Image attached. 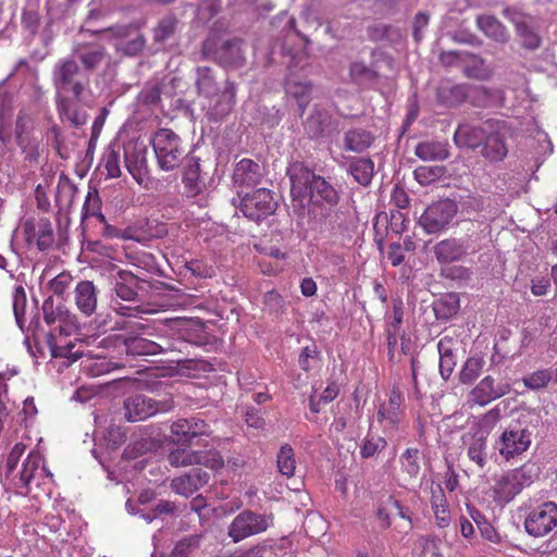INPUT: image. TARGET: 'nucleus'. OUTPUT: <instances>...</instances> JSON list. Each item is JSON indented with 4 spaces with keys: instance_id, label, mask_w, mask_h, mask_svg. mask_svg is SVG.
Returning a JSON list of instances; mask_svg holds the SVG:
<instances>
[{
    "instance_id": "obj_55",
    "label": "nucleus",
    "mask_w": 557,
    "mask_h": 557,
    "mask_svg": "<svg viewBox=\"0 0 557 557\" xmlns=\"http://www.w3.org/2000/svg\"><path fill=\"white\" fill-rule=\"evenodd\" d=\"M37 248L40 251L49 250L54 243L52 224L48 219H40L36 225Z\"/></svg>"
},
{
    "instance_id": "obj_9",
    "label": "nucleus",
    "mask_w": 557,
    "mask_h": 557,
    "mask_svg": "<svg viewBox=\"0 0 557 557\" xmlns=\"http://www.w3.org/2000/svg\"><path fill=\"white\" fill-rule=\"evenodd\" d=\"M171 408L169 401H158L144 394L127 397L123 404L124 418L128 422H138Z\"/></svg>"
},
{
    "instance_id": "obj_29",
    "label": "nucleus",
    "mask_w": 557,
    "mask_h": 557,
    "mask_svg": "<svg viewBox=\"0 0 557 557\" xmlns=\"http://www.w3.org/2000/svg\"><path fill=\"white\" fill-rule=\"evenodd\" d=\"M263 177L262 166L251 159H242L233 170L232 180L237 187H255Z\"/></svg>"
},
{
    "instance_id": "obj_60",
    "label": "nucleus",
    "mask_w": 557,
    "mask_h": 557,
    "mask_svg": "<svg viewBox=\"0 0 557 557\" xmlns=\"http://www.w3.org/2000/svg\"><path fill=\"white\" fill-rule=\"evenodd\" d=\"M83 211V218L96 216L100 223L106 222V216L101 212V200L96 188L89 189L87 193Z\"/></svg>"
},
{
    "instance_id": "obj_14",
    "label": "nucleus",
    "mask_w": 557,
    "mask_h": 557,
    "mask_svg": "<svg viewBox=\"0 0 557 557\" xmlns=\"http://www.w3.org/2000/svg\"><path fill=\"white\" fill-rule=\"evenodd\" d=\"M34 120L25 111H20L15 122V141L25 153V160L37 162L39 157L38 140L33 136Z\"/></svg>"
},
{
    "instance_id": "obj_57",
    "label": "nucleus",
    "mask_w": 557,
    "mask_h": 557,
    "mask_svg": "<svg viewBox=\"0 0 557 557\" xmlns=\"http://www.w3.org/2000/svg\"><path fill=\"white\" fill-rule=\"evenodd\" d=\"M146 45V39L138 29L126 40L117 41L115 48L125 55L135 57L139 54Z\"/></svg>"
},
{
    "instance_id": "obj_33",
    "label": "nucleus",
    "mask_w": 557,
    "mask_h": 557,
    "mask_svg": "<svg viewBox=\"0 0 557 557\" xmlns=\"http://www.w3.org/2000/svg\"><path fill=\"white\" fill-rule=\"evenodd\" d=\"M308 195L313 206L324 203L327 207H336L339 201L338 190L320 175L313 181Z\"/></svg>"
},
{
    "instance_id": "obj_56",
    "label": "nucleus",
    "mask_w": 557,
    "mask_h": 557,
    "mask_svg": "<svg viewBox=\"0 0 557 557\" xmlns=\"http://www.w3.org/2000/svg\"><path fill=\"white\" fill-rule=\"evenodd\" d=\"M321 224L325 231L341 232L344 228V212L335 207H327L321 213Z\"/></svg>"
},
{
    "instance_id": "obj_1",
    "label": "nucleus",
    "mask_w": 557,
    "mask_h": 557,
    "mask_svg": "<svg viewBox=\"0 0 557 557\" xmlns=\"http://www.w3.org/2000/svg\"><path fill=\"white\" fill-rule=\"evenodd\" d=\"M525 418L508 425L495 444V448L506 461L522 455L531 446L533 431L537 426L540 418L534 416V419H530L529 422Z\"/></svg>"
},
{
    "instance_id": "obj_21",
    "label": "nucleus",
    "mask_w": 557,
    "mask_h": 557,
    "mask_svg": "<svg viewBox=\"0 0 557 557\" xmlns=\"http://www.w3.org/2000/svg\"><path fill=\"white\" fill-rule=\"evenodd\" d=\"M209 104L207 115L211 121H220L227 116L234 108L236 89L234 83L223 79L222 89L208 97Z\"/></svg>"
},
{
    "instance_id": "obj_61",
    "label": "nucleus",
    "mask_w": 557,
    "mask_h": 557,
    "mask_svg": "<svg viewBox=\"0 0 557 557\" xmlns=\"http://www.w3.org/2000/svg\"><path fill=\"white\" fill-rule=\"evenodd\" d=\"M553 377L554 375L552 369H541L523 376L522 382L525 387L537 391L546 387L548 383L553 381Z\"/></svg>"
},
{
    "instance_id": "obj_49",
    "label": "nucleus",
    "mask_w": 557,
    "mask_h": 557,
    "mask_svg": "<svg viewBox=\"0 0 557 557\" xmlns=\"http://www.w3.org/2000/svg\"><path fill=\"white\" fill-rule=\"evenodd\" d=\"M48 345L50 347L52 357L67 359V366L83 356V351L76 349V344L72 342L66 344H57L52 335L49 336Z\"/></svg>"
},
{
    "instance_id": "obj_19",
    "label": "nucleus",
    "mask_w": 557,
    "mask_h": 557,
    "mask_svg": "<svg viewBox=\"0 0 557 557\" xmlns=\"http://www.w3.org/2000/svg\"><path fill=\"white\" fill-rule=\"evenodd\" d=\"M510 389L509 383H496L493 376L486 375L470 391L468 403L483 407L507 395Z\"/></svg>"
},
{
    "instance_id": "obj_34",
    "label": "nucleus",
    "mask_w": 557,
    "mask_h": 557,
    "mask_svg": "<svg viewBox=\"0 0 557 557\" xmlns=\"http://www.w3.org/2000/svg\"><path fill=\"white\" fill-rule=\"evenodd\" d=\"M40 469L45 470L41 455L39 453H30L23 462L17 480L14 481V486L21 490L20 494L26 496L29 493V485L36 479Z\"/></svg>"
},
{
    "instance_id": "obj_42",
    "label": "nucleus",
    "mask_w": 557,
    "mask_h": 557,
    "mask_svg": "<svg viewBox=\"0 0 557 557\" xmlns=\"http://www.w3.org/2000/svg\"><path fill=\"white\" fill-rule=\"evenodd\" d=\"M414 153L423 161H442L449 157V149L445 143L426 140L417 145Z\"/></svg>"
},
{
    "instance_id": "obj_25",
    "label": "nucleus",
    "mask_w": 557,
    "mask_h": 557,
    "mask_svg": "<svg viewBox=\"0 0 557 557\" xmlns=\"http://www.w3.org/2000/svg\"><path fill=\"white\" fill-rule=\"evenodd\" d=\"M141 283H144L143 280L126 270H117L115 274L111 275L113 290L115 295L124 301H139L138 289L141 288Z\"/></svg>"
},
{
    "instance_id": "obj_50",
    "label": "nucleus",
    "mask_w": 557,
    "mask_h": 557,
    "mask_svg": "<svg viewBox=\"0 0 557 557\" xmlns=\"http://www.w3.org/2000/svg\"><path fill=\"white\" fill-rule=\"evenodd\" d=\"M277 469L282 475L292 478L295 474L296 460L294 449L289 444L281 446L276 456Z\"/></svg>"
},
{
    "instance_id": "obj_13",
    "label": "nucleus",
    "mask_w": 557,
    "mask_h": 557,
    "mask_svg": "<svg viewBox=\"0 0 557 557\" xmlns=\"http://www.w3.org/2000/svg\"><path fill=\"white\" fill-rule=\"evenodd\" d=\"M302 125L305 133L311 139L330 137L339 133V122L333 119L327 110L319 106L313 107Z\"/></svg>"
},
{
    "instance_id": "obj_5",
    "label": "nucleus",
    "mask_w": 557,
    "mask_h": 557,
    "mask_svg": "<svg viewBox=\"0 0 557 557\" xmlns=\"http://www.w3.org/2000/svg\"><path fill=\"white\" fill-rule=\"evenodd\" d=\"M271 524V516L245 509L232 520L227 529V534L234 543H238L247 537L267 531Z\"/></svg>"
},
{
    "instance_id": "obj_27",
    "label": "nucleus",
    "mask_w": 557,
    "mask_h": 557,
    "mask_svg": "<svg viewBox=\"0 0 557 557\" xmlns=\"http://www.w3.org/2000/svg\"><path fill=\"white\" fill-rule=\"evenodd\" d=\"M147 147L143 143H127L124 145V162L131 175L139 181L148 172Z\"/></svg>"
},
{
    "instance_id": "obj_43",
    "label": "nucleus",
    "mask_w": 557,
    "mask_h": 557,
    "mask_svg": "<svg viewBox=\"0 0 557 557\" xmlns=\"http://www.w3.org/2000/svg\"><path fill=\"white\" fill-rule=\"evenodd\" d=\"M459 296L447 293L433 302V311L437 320H449L459 311Z\"/></svg>"
},
{
    "instance_id": "obj_17",
    "label": "nucleus",
    "mask_w": 557,
    "mask_h": 557,
    "mask_svg": "<svg viewBox=\"0 0 557 557\" xmlns=\"http://www.w3.org/2000/svg\"><path fill=\"white\" fill-rule=\"evenodd\" d=\"M119 338L125 346L126 352L133 356H152L168 352L169 345L166 341L157 343L154 339L146 338L139 334L137 324L134 329Z\"/></svg>"
},
{
    "instance_id": "obj_63",
    "label": "nucleus",
    "mask_w": 557,
    "mask_h": 557,
    "mask_svg": "<svg viewBox=\"0 0 557 557\" xmlns=\"http://www.w3.org/2000/svg\"><path fill=\"white\" fill-rule=\"evenodd\" d=\"M491 100L488 90L483 86L467 84V101L474 107H486Z\"/></svg>"
},
{
    "instance_id": "obj_38",
    "label": "nucleus",
    "mask_w": 557,
    "mask_h": 557,
    "mask_svg": "<svg viewBox=\"0 0 557 557\" xmlns=\"http://www.w3.org/2000/svg\"><path fill=\"white\" fill-rule=\"evenodd\" d=\"M75 301L77 308L86 315L95 312L97 307L96 287L90 281H82L75 288Z\"/></svg>"
},
{
    "instance_id": "obj_45",
    "label": "nucleus",
    "mask_w": 557,
    "mask_h": 557,
    "mask_svg": "<svg viewBox=\"0 0 557 557\" xmlns=\"http://www.w3.org/2000/svg\"><path fill=\"white\" fill-rule=\"evenodd\" d=\"M44 320L47 324L51 325L57 321L71 323L72 314L71 312L63 306L59 304L54 306L53 297H48L42 305Z\"/></svg>"
},
{
    "instance_id": "obj_28",
    "label": "nucleus",
    "mask_w": 557,
    "mask_h": 557,
    "mask_svg": "<svg viewBox=\"0 0 557 557\" xmlns=\"http://www.w3.org/2000/svg\"><path fill=\"white\" fill-rule=\"evenodd\" d=\"M206 173L201 169L200 159L189 157L184 168L183 184L188 197L200 195L207 187Z\"/></svg>"
},
{
    "instance_id": "obj_51",
    "label": "nucleus",
    "mask_w": 557,
    "mask_h": 557,
    "mask_svg": "<svg viewBox=\"0 0 557 557\" xmlns=\"http://www.w3.org/2000/svg\"><path fill=\"white\" fill-rule=\"evenodd\" d=\"M420 450L409 447L399 457L401 471L410 479H414L420 473Z\"/></svg>"
},
{
    "instance_id": "obj_31",
    "label": "nucleus",
    "mask_w": 557,
    "mask_h": 557,
    "mask_svg": "<svg viewBox=\"0 0 557 557\" xmlns=\"http://www.w3.org/2000/svg\"><path fill=\"white\" fill-rule=\"evenodd\" d=\"M468 250L469 245L466 238H447L433 247L435 258L442 264L461 260Z\"/></svg>"
},
{
    "instance_id": "obj_3",
    "label": "nucleus",
    "mask_w": 557,
    "mask_h": 557,
    "mask_svg": "<svg viewBox=\"0 0 557 557\" xmlns=\"http://www.w3.org/2000/svg\"><path fill=\"white\" fill-rule=\"evenodd\" d=\"M159 166L163 171H172L180 166L186 149L181 137L170 128L158 129L151 138Z\"/></svg>"
},
{
    "instance_id": "obj_16",
    "label": "nucleus",
    "mask_w": 557,
    "mask_h": 557,
    "mask_svg": "<svg viewBox=\"0 0 557 557\" xmlns=\"http://www.w3.org/2000/svg\"><path fill=\"white\" fill-rule=\"evenodd\" d=\"M72 58L82 64V71L89 77V75L97 71L101 64L110 60L104 46L94 42L78 44L73 47Z\"/></svg>"
},
{
    "instance_id": "obj_18",
    "label": "nucleus",
    "mask_w": 557,
    "mask_h": 557,
    "mask_svg": "<svg viewBox=\"0 0 557 557\" xmlns=\"http://www.w3.org/2000/svg\"><path fill=\"white\" fill-rule=\"evenodd\" d=\"M493 120H486L480 125L461 123L454 134V141L458 148L476 150L482 147L488 132L494 126Z\"/></svg>"
},
{
    "instance_id": "obj_48",
    "label": "nucleus",
    "mask_w": 557,
    "mask_h": 557,
    "mask_svg": "<svg viewBox=\"0 0 557 557\" xmlns=\"http://www.w3.org/2000/svg\"><path fill=\"white\" fill-rule=\"evenodd\" d=\"M484 366L485 360L483 357H469L459 372L460 383L466 385L472 384L481 375Z\"/></svg>"
},
{
    "instance_id": "obj_8",
    "label": "nucleus",
    "mask_w": 557,
    "mask_h": 557,
    "mask_svg": "<svg viewBox=\"0 0 557 557\" xmlns=\"http://www.w3.org/2000/svg\"><path fill=\"white\" fill-rule=\"evenodd\" d=\"M168 460L173 467L200 465L211 470L221 469L224 465L221 454L215 449L193 450L177 448L169 454Z\"/></svg>"
},
{
    "instance_id": "obj_11",
    "label": "nucleus",
    "mask_w": 557,
    "mask_h": 557,
    "mask_svg": "<svg viewBox=\"0 0 557 557\" xmlns=\"http://www.w3.org/2000/svg\"><path fill=\"white\" fill-rule=\"evenodd\" d=\"M530 484L531 475L525 469H515L496 480L493 486L494 500L498 504H507Z\"/></svg>"
},
{
    "instance_id": "obj_62",
    "label": "nucleus",
    "mask_w": 557,
    "mask_h": 557,
    "mask_svg": "<svg viewBox=\"0 0 557 557\" xmlns=\"http://www.w3.org/2000/svg\"><path fill=\"white\" fill-rule=\"evenodd\" d=\"M398 506V500L393 496H387L385 499H381L376 509V517L380 520V525L383 529H388L392 524L391 515L393 507Z\"/></svg>"
},
{
    "instance_id": "obj_26",
    "label": "nucleus",
    "mask_w": 557,
    "mask_h": 557,
    "mask_svg": "<svg viewBox=\"0 0 557 557\" xmlns=\"http://www.w3.org/2000/svg\"><path fill=\"white\" fill-rule=\"evenodd\" d=\"M404 397L401 392L397 386H393L388 400L383 403L379 408V421L385 422L386 428L391 430H398L404 417V410L401 409Z\"/></svg>"
},
{
    "instance_id": "obj_37",
    "label": "nucleus",
    "mask_w": 557,
    "mask_h": 557,
    "mask_svg": "<svg viewBox=\"0 0 557 557\" xmlns=\"http://www.w3.org/2000/svg\"><path fill=\"white\" fill-rule=\"evenodd\" d=\"M476 25L484 35L496 42L505 44L509 41V33L506 27L494 16L482 14L476 16Z\"/></svg>"
},
{
    "instance_id": "obj_12",
    "label": "nucleus",
    "mask_w": 557,
    "mask_h": 557,
    "mask_svg": "<svg viewBox=\"0 0 557 557\" xmlns=\"http://www.w3.org/2000/svg\"><path fill=\"white\" fill-rule=\"evenodd\" d=\"M557 527V504L546 502L534 508L524 521L525 531L533 536H545Z\"/></svg>"
},
{
    "instance_id": "obj_24",
    "label": "nucleus",
    "mask_w": 557,
    "mask_h": 557,
    "mask_svg": "<svg viewBox=\"0 0 557 557\" xmlns=\"http://www.w3.org/2000/svg\"><path fill=\"white\" fill-rule=\"evenodd\" d=\"M210 481V473L200 468H194L185 474L176 476L171 481V488L174 493L188 498L194 493L206 486Z\"/></svg>"
},
{
    "instance_id": "obj_40",
    "label": "nucleus",
    "mask_w": 557,
    "mask_h": 557,
    "mask_svg": "<svg viewBox=\"0 0 557 557\" xmlns=\"http://www.w3.org/2000/svg\"><path fill=\"white\" fill-rule=\"evenodd\" d=\"M178 20L173 14L163 16L152 29L153 44L163 47L166 42L176 38Z\"/></svg>"
},
{
    "instance_id": "obj_32",
    "label": "nucleus",
    "mask_w": 557,
    "mask_h": 557,
    "mask_svg": "<svg viewBox=\"0 0 557 557\" xmlns=\"http://www.w3.org/2000/svg\"><path fill=\"white\" fill-rule=\"evenodd\" d=\"M285 92L288 98L297 102L299 115L302 116L311 101L312 84L307 79H299L295 75H288L285 79Z\"/></svg>"
},
{
    "instance_id": "obj_64",
    "label": "nucleus",
    "mask_w": 557,
    "mask_h": 557,
    "mask_svg": "<svg viewBox=\"0 0 557 557\" xmlns=\"http://www.w3.org/2000/svg\"><path fill=\"white\" fill-rule=\"evenodd\" d=\"M171 433L176 436L178 444H188L191 442L190 425L188 419H178L171 424Z\"/></svg>"
},
{
    "instance_id": "obj_23",
    "label": "nucleus",
    "mask_w": 557,
    "mask_h": 557,
    "mask_svg": "<svg viewBox=\"0 0 557 557\" xmlns=\"http://www.w3.org/2000/svg\"><path fill=\"white\" fill-rule=\"evenodd\" d=\"M503 15L516 26L517 35L520 38L523 48L529 50H536L540 48L541 37L530 25L528 16L511 8H505L503 10Z\"/></svg>"
},
{
    "instance_id": "obj_44",
    "label": "nucleus",
    "mask_w": 557,
    "mask_h": 557,
    "mask_svg": "<svg viewBox=\"0 0 557 557\" xmlns=\"http://www.w3.org/2000/svg\"><path fill=\"white\" fill-rule=\"evenodd\" d=\"M348 172L357 183L362 186H368L373 177L374 163L369 158H359L350 162Z\"/></svg>"
},
{
    "instance_id": "obj_4",
    "label": "nucleus",
    "mask_w": 557,
    "mask_h": 557,
    "mask_svg": "<svg viewBox=\"0 0 557 557\" xmlns=\"http://www.w3.org/2000/svg\"><path fill=\"white\" fill-rule=\"evenodd\" d=\"M164 330V327H162ZM174 343H180V349H173L172 352L188 355L189 346H202L207 344V334L205 326L199 321L183 318L170 319V329Z\"/></svg>"
},
{
    "instance_id": "obj_47",
    "label": "nucleus",
    "mask_w": 557,
    "mask_h": 557,
    "mask_svg": "<svg viewBox=\"0 0 557 557\" xmlns=\"http://www.w3.org/2000/svg\"><path fill=\"white\" fill-rule=\"evenodd\" d=\"M78 189L70 178L62 175L55 191V205L60 210L71 208Z\"/></svg>"
},
{
    "instance_id": "obj_20",
    "label": "nucleus",
    "mask_w": 557,
    "mask_h": 557,
    "mask_svg": "<svg viewBox=\"0 0 557 557\" xmlns=\"http://www.w3.org/2000/svg\"><path fill=\"white\" fill-rule=\"evenodd\" d=\"M242 44L243 40L234 38L223 41L221 46L215 49L214 41L207 39L203 41L202 52L207 57L214 54V58L224 65L242 66L245 62Z\"/></svg>"
},
{
    "instance_id": "obj_7",
    "label": "nucleus",
    "mask_w": 557,
    "mask_h": 557,
    "mask_svg": "<svg viewBox=\"0 0 557 557\" xmlns=\"http://www.w3.org/2000/svg\"><path fill=\"white\" fill-rule=\"evenodd\" d=\"M277 202L272 193L267 188H259L245 194L240 199L239 209L243 214L255 222H260L273 214Z\"/></svg>"
},
{
    "instance_id": "obj_54",
    "label": "nucleus",
    "mask_w": 557,
    "mask_h": 557,
    "mask_svg": "<svg viewBox=\"0 0 557 557\" xmlns=\"http://www.w3.org/2000/svg\"><path fill=\"white\" fill-rule=\"evenodd\" d=\"M369 38L373 41H397L401 35L398 28L384 23H375L368 27Z\"/></svg>"
},
{
    "instance_id": "obj_36",
    "label": "nucleus",
    "mask_w": 557,
    "mask_h": 557,
    "mask_svg": "<svg viewBox=\"0 0 557 557\" xmlns=\"http://www.w3.org/2000/svg\"><path fill=\"white\" fill-rule=\"evenodd\" d=\"M139 334L145 336L146 338L154 339L157 343H160V341H166L168 345L170 346L168 349V352H172L173 349H180L181 347L180 343H174L171 336L170 329V319L156 321L153 323H137Z\"/></svg>"
},
{
    "instance_id": "obj_6",
    "label": "nucleus",
    "mask_w": 557,
    "mask_h": 557,
    "mask_svg": "<svg viewBox=\"0 0 557 557\" xmlns=\"http://www.w3.org/2000/svg\"><path fill=\"white\" fill-rule=\"evenodd\" d=\"M91 91L82 92V98L76 96H57V109L61 117L67 120L72 126L81 127L88 121V111L94 107Z\"/></svg>"
},
{
    "instance_id": "obj_15",
    "label": "nucleus",
    "mask_w": 557,
    "mask_h": 557,
    "mask_svg": "<svg viewBox=\"0 0 557 557\" xmlns=\"http://www.w3.org/2000/svg\"><path fill=\"white\" fill-rule=\"evenodd\" d=\"M182 79L164 77L159 81L160 110L170 115L176 111L188 110L189 106L183 97Z\"/></svg>"
},
{
    "instance_id": "obj_59",
    "label": "nucleus",
    "mask_w": 557,
    "mask_h": 557,
    "mask_svg": "<svg viewBox=\"0 0 557 557\" xmlns=\"http://www.w3.org/2000/svg\"><path fill=\"white\" fill-rule=\"evenodd\" d=\"M445 174V168L442 165H421L414 172V178L420 185H429Z\"/></svg>"
},
{
    "instance_id": "obj_2",
    "label": "nucleus",
    "mask_w": 557,
    "mask_h": 557,
    "mask_svg": "<svg viewBox=\"0 0 557 557\" xmlns=\"http://www.w3.org/2000/svg\"><path fill=\"white\" fill-rule=\"evenodd\" d=\"M52 82L57 96L71 94L77 99L82 92L90 91L89 77L82 71L81 66L72 55L59 60L52 72Z\"/></svg>"
},
{
    "instance_id": "obj_35",
    "label": "nucleus",
    "mask_w": 557,
    "mask_h": 557,
    "mask_svg": "<svg viewBox=\"0 0 557 557\" xmlns=\"http://www.w3.org/2000/svg\"><path fill=\"white\" fill-rule=\"evenodd\" d=\"M436 100L450 108L461 106L467 102V84L442 82L436 89Z\"/></svg>"
},
{
    "instance_id": "obj_39",
    "label": "nucleus",
    "mask_w": 557,
    "mask_h": 557,
    "mask_svg": "<svg viewBox=\"0 0 557 557\" xmlns=\"http://www.w3.org/2000/svg\"><path fill=\"white\" fill-rule=\"evenodd\" d=\"M374 141V136L363 128H351L344 134V149L356 153L367 150Z\"/></svg>"
},
{
    "instance_id": "obj_10",
    "label": "nucleus",
    "mask_w": 557,
    "mask_h": 557,
    "mask_svg": "<svg viewBox=\"0 0 557 557\" xmlns=\"http://www.w3.org/2000/svg\"><path fill=\"white\" fill-rule=\"evenodd\" d=\"M457 213V206L450 199H444L429 206L419 219V224L429 234L444 230Z\"/></svg>"
},
{
    "instance_id": "obj_22",
    "label": "nucleus",
    "mask_w": 557,
    "mask_h": 557,
    "mask_svg": "<svg viewBox=\"0 0 557 557\" xmlns=\"http://www.w3.org/2000/svg\"><path fill=\"white\" fill-rule=\"evenodd\" d=\"M287 175L290 181V195L293 201L302 202V198L308 194L313 181L319 176L301 162H294L287 169ZM300 207H304L300 203Z\"/></svg>"
},
{
    "instance_id": "obj_30",
    "label": "nucleus",
    "mask_w": 557,
    "mask_h": 557,
    "mask_svg": "<svg viewBox=\"0 0 557 557\" xmlns=\"http://www.w3.org/2000/svg\"><path fill=\"white\" fill-rule=\"evenodd\" d=\"M480 154L491 163L503 161L508 154V146L504 133L496 128V123L488 132L482 147Z\"/></svg>"
},
{
    "instance_id": "obj_58",
    "label": "nucleus",
    "mask_w": 557,
    "mask_h": 557,
    "mask_svg": "<svg viewBox=\"0 0 557 557\" xmlns=\"http://www.w3.org/2000/svg\"><path fill=\"white\" fill-rule=\"evenodd\" d=\"M386 446L387 442L384 437L368 433L360 447V456L363 459L372 458L384 450Z\"/></svg>"
},
{
    "instance_id": "obj_53",
    "label": "nucleus",
    "mask_w": 557,
    "mask_h": 557,
    "mask_svg": "<svg viewBox=\"0 0 557 557\" xmlns=\"http://www.w3.org/2000/svg\"><path fill=\"white\" fill-rule=\"evenodd\" d=\"M136 101L138 106L160 109L159 81L146 83Z\"/></svg>"
},
{
    "instance_id": "obj_46",
    "label": "nucleus",
    "mask_w": 557,
    "mask_h": 557,
    "mask_svg": "<svg viewBox=\"0 0 557 557\" xmlns=\"http://www.w3.org/2000/svg\"><path fill=\"white\" fill-rule=\"evenodd\" d=\"M486 436L482 432L473 434L468 443V457L480 468H484L487 462Z\"/></svg>"
},
{
    "instance_id": "obj_52",
    "label": "nucleus",
    "mask_w": 557,
    "mask_h": 557,
    "mask_svg": "<svg viewBox=\"0 0 557 557\" xmlns=\"http://www.w3.org/2000/svg\"><path fill=\"white\" fill-rule=\"evenodd\" d=\"M349 74L352 81L360 85L373 84L379 79L377 72L361 61L350 64Z\"/></svg>"
},
{
    "instance_id": "obj_41",
    "label": "nucleus",
    "mask_w": 557,
    "mask_h": 557,
    "mask_svg": "<svg viewBox=\"0 0 557 557\" xmlns=\"http://www.w3.org/2000/svg\"><path fill=\"white\" fill-rule=\"evenodd\" d=\"M195 84L198 94L205 97H210L222 89L216 73L209 66L197 67Z\"/></svg>"
}]
</instances>
